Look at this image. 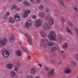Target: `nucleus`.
<instances>
[{
  "label": "nucleus",
  "mask_w": 78,
  "mask_h": 78,
  "mask_svg": "<svg viewBox=\"0 0 78 78\" xmlns=\"http://www.w3.org/2000/svg\"><path fill=\"white\" fill-rule=\"evenodd\" d=\"M38 66H39L40 67H41L42 66V65L40 64H38Z\"/></svg>",
  "instance_id": "49"
},
{
  "label": "nucleus",
  "mask_w": 78,
  "mask_h": 78,
  "mask_svg": "<svg viewBox=\"0 0 78 78\" xmlns=\"http://www.w3.org/2000/svg\"><path fill=\"white\" fill-rule=\"evenodd\" d=\"M68 46V45L66 43L65 44L63 45V48H67V47Z\"/></svg>",
  "instance_id": "33"
},
{
  "label": "nucleus",
  "mask_w": 78,
  "mask_h": 78,
  "mask_svg": "<svg viewBox=\"0 0 78 78\" xmlns=\"http://www.w3.org/2000/svg\"><path fill=\"white\" fill-rule=\"evenodd\" d=\"M36 3L37 4H39L41 3V0H37L36 1Z\"/></svg>",
  "instance_id": "36"
},
{
  "label": "nucleus",
  "mask_w": 78,
  "mask_h": 78,
  "mask_svg": "<svg viewBox=\"0 0 78 78\" xmlns=\"http://www.w3.org/2000/svg\"><path fill=\"white\" fill-rule=\"evenodd\" d=\"M37 63H38V62H37Z\"/></svg>",
  "instance_id": "58"
},
{
  "label": "nucleus",
  "mask_w": 78,
  "mask_h": 78,
  "mask_svg": "<svg viewBox=\"0 0 78 78\" xmlns=\"http://www.w3.org/2000/svg\"><path fill=\"white\" fill-rule=\"evenodd\" d=\"M44 27L45 30L47 29V30H48L49 28H50V27L48 26V25L47 24V23H46L44 25Z\"/></svg>",
  "instance_id": "14"
},
{
  "label": "nucleus",
  "mask_w": 78,
  "mask_h": 78,
  "mask_svg": "<svg viewBox=\"0 0 78 78\" xmlns=\"http://www.w3.org/2000/svg\"><path fill=\"white\" fill-rule=\"evenodd\" d=\"M41 34L42 36L44 37H46V34L45 33L41 32Z\"/></svg>",
  "instance_id": "22"
},
{
  "label": "nucleus",
  "mask_w": 78,
  "mask_h": 78,
  "mask_svg": "<svg viewBox=\"0 0 78 78\" xmlns=\"http://www.w3.org/2000/svg\"><path fill=\"white\" fill-rule=\"evenodd\" d=\"M76 58L78 60V54H77L76 55Z\"/></svg>",
  "instance_id": "48"
},
{
  "label": "nucleus",
  "mask_w": 78,
  "mask_h": 78,
  "mask_svg": "<svg viewBox=\"0 0 78 78\" xmlns=\"http://www.w3.org/2000/svg\"><path fill=\"white\" fill-rule=\"evenodd\" d=\"M17 66H20V63L18 62L17 64Z\"/></svg>",
  "instance_id": "47"
},
{
  "label": "nucleus",
  "mask_w": 78,
  "mask_h": 78,
  "mask_svg": "<svg viewBox=\"0 0 78 78\" xmlns=\"http://www.w3.org/2000/svg\"><path fill=\"white\" fill-rule=\"evenodd\" d=\"M53 45H54V44H53V43H48V48L49 49L51 48V47H52Z\"/></svg>",
  "instance_id": "17"
},
{
  "label": "nucleus",
  "mask_w": 78,
  "mask_h": 78,
  "mask_svg": "<svg viewBox=\"0 0 78 78\" xmlns=\"http://www.w3.org/2000/svg\"><path fill=\"white\" fill-rule=\"evenodd\" d=\"M73 9L76 12H78V9L76 7H74Z\"/></svg>",
  "instance_id": "34"
},
{
  "label": "nucleus",
  "mask_w": 78,
  "mask_h": 78,
  "mask_svg": "<svg viewBox=\"0 0 78 78\" xmlns=\"http://www.w3.org/2000/svg\"><path fill=\"white\" fill-rule=\"evenodd\" d=\"M76 2L77 3H78V0H76Z\"/></svg>",
  "instance_id": "56"
},
{
  "label": "nucleus",
  "mask_w": 78,
  "mask_h": 78,
  "mask_svg": "<svg viewBox=\"0 0 78 78\" xmlns=\"http://www.w3.org/2000/svg\"><path fill=\"white\" fill-rule=\"evenodd\" d=\"M0 39H1V38L0 37ZM7 42L8 40L6 38H4L2 41H0V47L3 46L4 45H5Z\"/></svg>",
  "instance_id": "2"
},
{
  "label": "nucleus",
  "mask_w": 78,
  "mask_h": 78,
  "mask_svg": "<svg viewBox=\"0 0 78 78\" xmlns=\"http://www.w3.org/2000/svg\"><path fill=\"white\" fill-rule=\"evenodd\" d=\"M32 19H34L35 20H36V16L35 15H34L32 16Z\"/></svg>",
  "instance_id": "32"
},
{
  "label": "nucleus",
  "mask_w": 78,
  "mask_h": 78,
  "mask_svg": "<svg viewBox=\"0 0 78 78\" xmlns=\"http://www.w3.org/2000/svg\"><path fill=\"white\" fill-rule=\"evenodd\" d=\"M16 75V73L14 71H11L10 73V75L12 78H14Z\"/></svg>",
  "instance_id": "13"
},
{
  "label": "nucleus",
  "mask_w": 78,
  "mask_h": 78,
  "mask_svg": "<svg viewBox=\"0 0 78 78\" xmlns=\"http://www.w3.org/2000/svg\"><path fill=\"white\" fill-rule=\"evenodd\" d=\"M66 30L68 33H69L70 34H72V32H71L69 28H67L66 29Z\"/></svg>",
  "instance_id": "26"
},
{
  "label": "nucleus",
  "mask_w": 78,
  "mask_h": 78,
  "mask_svg": "<svg viewBox=\"0 0 78 78\" xmlns=\"http://www.w3.org/2000/svg\"><path fill=\"white\" fill-rule=\"evenodd\" d=\"M24 4H25L26 5L28 6H30V3H28V2H27L26 1L24 2Z\"/></svg>",
  "instance_id": "23"
},
{
  "label": "nucleus",
  "mask_w": 78,
  "mask_h": 78,
  "mask_svg": "<svg viewBox=\"0 0 78 78\" xmlns=\"http://www.w3.org/2000/svg\"><path fill=\"white\" fill-rule=\"evenodd\" d=\"M56 50H57V48H56L54 47L51 49V51H52V52H53V51H56Z\"/></svg>",
  "instance_id": "24"
},
{
  "label": "nucleus",
  "mask_w": 78,
  "mask_h": 78,
  "mask_svg": "<svg viewBox=\"0 0 78 78\" xmlns=\"http://www.w3.org/2000/svg\"><path fill=\"white\" fill-rule=\"evenodd\" d=\"M44 58L46 59H48V57H47V56H45Z\"/></svg>",
  "instance_id": "46"
},
{
  "label": "nucleus",
  "mask_w": 78,
  "mask_h": 78,
  "mask_svg": "<svg viewBox=\"0 0 78 78\" xmlns=\"http://www.w3.org/2000/svg\"><path fill=\"white\" fill-rule=\"evenodd\" d=\"M25 36L27 37V38L28 39L27 40V41L28 42L29 44H32V40H31V38L30 37L29 38V36L27 34H25Z\"/></svg>",
  "instance_id": "7"
},
{
  "label": "nucleus",
  "mask_w": 78,
  "mask_h": 78,
  "mask_svg": "<svg viewBox=\"0 0 78 78\" xmlns=\"http://www.w3.org/2000/svg\"><path fill=\"white\" fill-rule=\"evenodd\" d=\"M22 42H20V45H22Z\"/></svg>",
  "instance_id": "53"
},
{
  "label": "nucleus",
  "mask_w": 78,
  "mask_h": 78,
  "mask_svg": "<svg viewBox=\"0 0 78 78\" xmlns=\"http://www.w3.org/2000/svg\"><path fill=\"white\" fill-rule=\"evenodd\" d=\"M28 59H30V56H28Z\"/></svg>",
  "instance_id": "52"
},
{
  "label": "nucleus",
  "mask_w": 78,
  "mask_h": 78,
  "mask_svg": "<svg viewBox=\"0 0 78 78\" xmlns=\"http://www.w3.org/2000/svg\"><path fill=\"white\" fill-rule=\"evenodd\" d=\"M49 19V23L50 25H53L54 23V21H53V19L52 18H50V16L47 17L46 19L45 20H48V19Z\"/></svg>",
  "instance_id": "3"
},
{
  "label": "nucleus",
  "mask_w": 78,
  "mask_h": 78,
  "mask_svg": "<svg viewBox=\"0 0 78 78\" xmlns=\"http://www.w3.org/2000/svg\"><path fill=\"white\" fill-rule=\"evenodd\" d=\"M6 67L8 69H12L13 68V65L11 64H8L6 65Z\"/></svg>",
  "instance_id": "10"
},
{
  "label": "nucleus",
  "mask_w": 78,
  "mask_h": 78,
  "mask_svg": "<svg viewBox=\"0 0 78 78\" xmlns=\"http://www.w3.org/2000/svg\"><path fill=\"white\" fill-rule=\"evenodd\" d=\"M17 10L18 11H20V10H21V9H20V8H18L17 9Z\"/></svg>",
  "instance_id": "43"
},
{
  "label": "nucleus",
  "mask_w": 78,
  "mask_h": 78,
  "mask_svg": "<svg viewBox=\"0 0 78 78\" xmlns=\"http://www.w3.org/2000/svg\"><path fill=\"white\" fill-rule=\"evenodd\" d=\"M55 14H56V13H58V11H56L55 12Z\"/></svg>",
  "instance_id": "55"
},
{
  "label": "nucleus",
  "mask_w": 78,
  "mask_h": 78,
  "mask_svg": "<svg viewBox=\"0 0 78 78\" xmlns=\"http://www.w3.org/2000/svg\"><path fill=\"white\" fill-rule=\"evenodd\" d=\"M58 2L60 4H61L62 6H64V2L62 1V0H58Z\"/></svg>",
  "instance_id": "19"
},
{
  "label": "nucleus",
  "mask_w": 78,
  "mask_h": 78,
  "mask_svg": "<svg viewBox=\"0 0 78 78\" xmlns=\"http://www.w3.org/2000/svg\"><path fill=\"white\" fill-rule=\"evenodd\" d=\"M39 8L41 10H42L43 9H44V7L43 6V5H40L39 7Z\"/></svg>",
  "instance_id": "29"
},
{
  "label": "nucleus",
  "mask_w": 78,
  "mask_h": 78,
  "mask_svg": "<svg viewBox=\"0 0 78 78\" xmlns=\"http://www.w3.org/2000/svg\"><path fill=\"white\" fill-rule=\"evenodd\" d=\"M30 1H31V2L32 3H34V2H35V0H30Z\"/></svg>",
  "instance_id": "44"
},
{
  "label": "nucleus",
  "mask_w": 78,
  "mask_h": 78,
  "mask_svg": "<svg viewBox=\"0 0 78 78\" xmlns=\"http://www.w3.org/2000/svg\"><path fill=\"white\" fill-rule=\"evenodd\" d=\"M16 7L17 5H13L12 6V9H16Z\"/></svg>",
  "instance_id": "27"
},
{
  "label": "nucleus",
  "mask_w": 78,
  "mask_h": 78,
  "mask_svg": "<svg viewBox=\"0 0 78 78\" xmlns=\"http://www.w3.org/2000/svg\"><path fill=\"white\" fill-rule=\"evenodd\" d=\"M22 55V54H21V51H17L16 52V55L17 56H20V55Z\"/></svg>",
  "instance_id": "21"
},
{
  "label": "nucleus",
  "mask_w": 78,
  "mask_h": 78,
  "mask_svg": "<svg viewBox=\"0 0 78 78\" xmlns=\"http://www.w3.org/2000/svg\"><path fill=\"white\" fill-rule=\"evenodd\" d=\"M71 65L72 67L75 66V62H74V61H72L71 62Z\"/></svg>",
  "instance_id": "25"
},
{
  "label": "nucleus",
  "mask_w": 78,
  "mask_h": 78,
  "mask_svg": "<svg viewBox=\"0 0 78 78\" xmlns=\"http://www.w3.org/2000/svg\"><path fill=\"white\" fill-rule=\"evenodd\" d=\"M3 19H5V20H7V19H8V16H7V15H4L3 17Z\"/></svg>",
  "instance_id": "30"
},
{
  "label": "nucleus",
  "mask_w": 78,
  "mask_h": 78,
  "mask_svg": "<svg viewBox=\"0 0 78 78\" xmlns=\"http://www.w3.org/2000/svg\"><path fill=\"white\" fill-rule=\"evenodd\" d=\"M44 40H41V43H44Z\"/></svg>",
  "instance_id": "50"
},
{
  "label": "nucleus",
  "mask_w": 78,
  "mask_h": 78,
  "mask_svg": "<svg viewBox=\"0 0 78 78\" xmlns=\"http://www.w3.org/2000/svg\"><path fill=\"white\" fill-rule=\"evenodd\" d=\"M61 19L62 21V22H64L65 21V20H64L63 17Z\"/></svg>",
  "instance_id": "40"
},
{
  "label": "nucleus",
  "mask_w": 78,
  "mask_h": 78,
  "mask_svg": "<svg viewBox=\"0 0 78 78\" xmlns=\"http://www.w3.org/2000/svg\"><path fill=\"white\" fill-rule=\"evenodd\" d=\"M75 31L76 32L77 35H78V29H77L76 28H75Z\"/></svg>",
  "instance_id": "37"
},
{
  "label": "nucleus",
  "mask_w": 78,
  "mask_h": 78,
  "mask_svg": "<svg viewBox=\"0 0 78 78\" xmlns=\"http://www.w3.org/2000/svg\"><path fill=\"white\" fill-rule=\"evenodd\" d=\"M2 55L4 58H8L9 56V53L7 51H5L3 52Z\"/></svg>",
  "instance_id": "5"
},
{
  "label": "nucleus",
  "mask_w": 78,
  "mask_h": 78,
  "mask_svg": "<svg viewBox=\"0 0 78 78\" xmlns=\"http://www.w3.org/2000/svg\"><path fill=\"white\" fill-rule=\"evenodd\" d=\"M45 69L47 71H48V68L47 66L44 67Z\"/></svg>",
  "instance_id": "39"
},
{
  "label": "nucleus",
  "mask_w": 78,
  "mask_h": 78,
  "mask_svg": "<svg viewBox=\"0 0 78 78\" xmlns=\"http://www.w3.org/2000/svg\"><path fill=\"white\" fill-rule=\"evenodd\" d=\"M42 25V22L40 20H38L35 21V25L36 27H41Z\"/></svg>",
  "instance_id": "4"
},
{
  "label": "nucleus",
  "mask_w": 78,
  "mask_h": 78,
  "mask_svg": "<svg viewBox=\"0 0 78 78\" xmlns=\"http://www.w3.org/2000/svg\"><path fill=\"white\" fill-rule=\"evenodd\" d=\"M55 16H56V14H55Z\"/></svg>",
  "instance_id": "57"
},
{
  "label": "nucleus",
  "mask_w": 78,
  "mask_h": 78,
  "mask_svg": "<svg viewBox=\"0 0 78 78\" xmlns=\"http://www.w3.org/2000/svg\"><path fill=\"white\" fill-rule=\"evenodd\" d=\"M44 13L42 12H41L39 13V16L41 17H44Z\"/></svg>",
  "instance_id": "16"
},
{
  "label": "nucleus",
  "mask_w": 78,
  "mask_h": 78,
  "mask_svg": "<svg viewBox=\"0 0 78 78\" xmlns=\"http://www.w3.org/2000/svg\"><path fill=\"white\" fill-rule=\"evenodd\" d=\"M68 1H70V0H67Z\"/></svg>",
  "instance_id": "59"
},
{
  "label": "nucleus",
  "mask_w": 78,
  "mask_h": 78,
  "mask_svg": "<svg viewBox=\"0 0 78 78\" xmlns=\"http://www.w3.org/2000/svg\"><path fill=\"white\" fill-rule=\"evenodd\" d=\"M9 40L10 42H12L13 41H14V36H12L9 38Z\"/></svg>",
  "instance_id": "18"
},
{
  "label": "nucleus",
  "mask_w": 78,
  "mask_h": 78,
  "mask_svg": "<svg viewBox=\"0 0 78 78\" xmlns=\"http://www.w3.org/2000/svg\"><path fill=\"white\" fill-rule=\"evenodd\" d=\"M50 35L48 36V37L50 40H53V41H55L56 38V35L55 34L54 32L53 31H51L50 33Z\"/></svg>",
  "instance_id": "1"
},
{
  "label": "nucleus",
  "mask_w": 78,
  "mask_h": 78,
  "mask_svg": "<svg viewBox=\"0 0 78 78\" xmlns=\"http://www.w3.org/2000/svg\"><path fill=\"white\" fill-rule=\"evenodd\" d=\"M7 16H9L10 15V13H9V12H7Z\"/></svg>",
  "instance_id": "45"
},
{
  "label": "nucleus",
  "mask_w": 78,
  "mask_h": 78,
  "mask_svg": "<svg viewBox=\"0 0 78 78\" xmlns=\"http://www.w3.org/2000/svg\"><path fill=\"white\" fill-rule=\"evenodd\" d=\"M31 21H27L26 24V28H28L30 27L31 26Z\"/></svg>",
  "instance_id": "8"
},
{
  "label": "nucleus",
  "mask_w": 78,
  "mask_h": 78,
  "mask_svg": "<svg viewBox=\"0 0 78 78\" xmlns=\"http://www.w3.org/2000/svg\"><path fill=\"white\" fill-rule=\"evenodd\" d=\"M31 72L32 73L34 74L36 73V69L34 68H32L31 70Z\"/></svg>",
  "instance_id": "20"
},
{
  "label": "nucleus",
  "mask_w": 78,
  "mask_h": 78,
  "mask_svg": "<svg viewBox=\"0 0 78 78\" xmlns=\"http://www.w3.org/2000/svg\"><path fill=\"white\" fill-rule=\"evenodd\" d=\"M69 26L71 27H73V24L72 23H71L70 22H69Z\"/></svg>",
  "instance_id": "31"
},
{
  "label": "nucleus",
  "mask_w": 78,
  "mask_h": 78,
  "mask_svg": "<svg viewBox=\"0 0 78 78\" xmlns=\"http://www.w3.org/2000/svg\"><path fill=\"white\" fill-rule=\"evenodd\" d=\"M23 50H24V51H27V48L24 47H23Z\"/></svg>",
  "instance_id": "35"
},
{
  "label": "nucleus",
  "mask_w": 78,
  "mask_h": 78,
  "mask_svg": "<svg viewBox=\"0 0 78 78\" xmlns=\"http://www.w3.org/2000/svg\"><path fill=\"white\" fill-rule=\"evenodd\" d=\"M65 52V51H61V53H64Z\"/></svg>",
  "instance_id": "51"
},
{
  "label": "nucleus",
  "mask_w": 78,
  "mask_h": 78,
  "mask_svg": "<svg viewBox=\"0 0 78 78\" xmlns=\"http://www.w3.org/2000/svg\"><path fill=\"white\" fill-rule=\"evenodd\" d=\"M14 19L16 21H19L20 20V18L18 15H16L14 16Z\"/></svg>",
  "instance_id": "11"
},
{
  "label": "nucleus",
  "mask_w": 78,
  "mask_h": 78,
  "mask_svg": "<svg viewBox=\"0 0 78 78\" xmlns=\"http://www.w3.org/2000/svg\"><path fill=\"white\" fill-rule=\"evenodd\" d=\"M31 12V11L30 10H26L25 12L24 13L23 17H27L29 15V14Z\"/></svg>",
  "instance_id": "6"
},
{
  "label": "nucleus",
  "mask_w": 78,
  "mask_h": 78,
  "mask_svg": "<svg viewBox=\"0 0 78 78\" xmlns=\"http://www.w3.org/2000/svg\"><path fill=\"white\" fill-rule=\"evenodd\" d=\"M9 23H14L15 22L14 19L11 17L9 18Z\"/></svg>",
  "instance_id": "12"
},
{
  "label": "nucleus",
  "mask_w": 78,
  "mask_h": 78,
  "mask_svg": "<svg viewBox=\"0 0 78 78\" xmlns=\"http://www.w3.org/2000/svg\"><path fill=\"white\" fill-rule=\"evenodd\" d=\"M17 1L18 2H21V1H22V0H17Z\"/></svg>",
  "instance_id": "54"
},
{
  "label": "nucleus",
  "mask_w": 78,
  "mask_h": 78,
  "mask_svg": "<svg viewBox=\"0 0 78 78\" xmlns=\"http://www.w3.org/2000/svg\"><path fill=\"white\" fill-rule=\"evenodd\" d=\"M58 41H59L60 42H61V41H63V39H62V37H59L58 38Z\"/></svg>",
  "instance_id": "28"
},
{
  "label": "nucleus",
  "mask_w": 78,
  "mask_h": 78,
  "mask_svg": "<svg viewBox=\"0 0 78 78\" xmlns=\"http://www.w3.org/2000/svg\"><path fill=\"white\" fill-rule=\"evenodd\" d=\"M45 11L46 12H48L49 11V9L48 8L46 9Z\"/></svg>",
  "instance_id": "42"
},
{
  "label": "nucleus",
  "mask_w": 78,
  "mask_h": 78,
  "mask_svg": "<svg viewBox=\"0 0 78 78\" xmlns=\"http://www.w3.org/2000/svg\"><path fill=\"white\" fill-rule=\"evenodd\" d=\"M14 70H15L16 72H17V71H18V68H17L16 67H15L14 68Z\"/></svg>",
  "instance_id": "38"
},
{
  "label": "nucleus",
  "mask_w": 78,
  "mask_h": 78,
  "mask_svg": "<svg viewBox=\"0 0 78 78\" xmlns=\"http://www.w3.org/2000/svg\"><path fill=\"white\" fill-rule=\"evenodd\" d=\"M71 71L69 68H66L65 70V72L66 73H70Z\"/></svg>",
  "instance_id": "15"
},
{
  "label": "nucleus",
  "mask_w": 78,
  "mask_h": 78,
  "mask_svg": "<svg viewBox=\"0 0 78 78\" xmlns=\"http://www.w3.org/2000/svg\"><path fill=\"white\" fill-rule=\"evenodd\" d=\"M54 70H55L54 69L50 70L48 73V76H51V75L53 76L54 75Z\"/></svg>",
  "instance_id": "9"
},
{
  "label": "nucleus",
  "mask_w": 78,
  "mask_h": 78,
  "mask_svg": "<svg viewBox=\"0 0 78 78\" xmlns=\"http://www.w3.org/2000/svg\"><path fill=\"white\" fill-rule=\"evenodd\" d=\"M27 78H33V77L31 75H29L27 76Z\"/></svg>",
  "instance_id": "41"
}]
</instances>
